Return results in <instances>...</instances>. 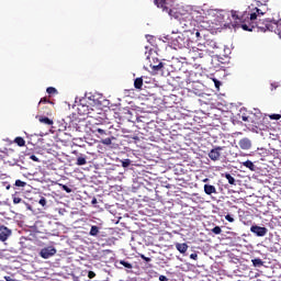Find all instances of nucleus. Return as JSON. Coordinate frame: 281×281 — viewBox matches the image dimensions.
Wrapping results in <instances>:
<instances>
[{
	"label": "nucleus",
	"mask_w": 281,
	"mask_h": 281,
	"mask_svg": "<svg viewBox=\"0 0 281 281\" xmlns=\"http://www.w3.org/2000/svg\"><path fill=\"white\" fill-rule=\"evenodd\" d=\"M189 16L190 19H193L198 22L206 19V21H210L213 25H221V23L225 21V16L228 19L229 16H233V19H238V16H236V12H227L218 9H192L189 13Z\"/></svg>",
	"instance_id": "f257e3e1"
},
{
	"label": "nucleus",
	"mask_w": 281,
	"mask_h": 281,
	"mask_svg": "<svg viewBox=\"0 0 281 281\" xmlns=\"http://www.w3.org/2000/svg\"><path fill=\"white\" fill-rule=\"evenodd\" d=\"M226 12H235L237 19H234V16L229 15L224 18L223 23H221L220 25H223L224 27H228V30H238L241 27V30H244L245 32H252L254 31V26H249L245 23H243V21L246 19H250L251 12H246L244 15H240V13H238V11L232 10V11H226Z\"/></svg>",
	"instance_id": "f03ea898"
},
{
	"label": "nucleus",
	"mask_w": 281,
	"mask_h": 281,
	"mask_svg": "<svg viewBox=\"0 0 281 281\" xmlns=\"http://www.w3.org/2000/svg\"><path fill=\"white\" fill-rule=\"evenodd\" d=\"M257 2V5L255 9L251 10L248 15H250L251 23H258V21H262V16L267 14V2L269 0H255Z\"/></svg>",
	"instance_id": "7ed1b4c3"
},
{
	"label": "nucleus",
	"mask_w": 281,
	"mask_h": 281,
	"mask_svg": "<svg viewBox=\"0 0 281 281\" xmlns=\"http://www.w3.org/2000/svg\"><path fill=\"white\" fill-rule=\"evenodd\" d=\"M155 4L157 5V8H161L162 12H168L169 16H173V19H179V21H181V19H188V16H186V13H183V10L181 8L171 9L168 11L166 0H155Z\"/></svg>",
	"instance_id": "20e7f679"
},
{
	"label": "nucleus",
	"mask_w": 281,
	"mask_h": 281,
	"mask_svg": "<svg viewBox=\"0 0 281 281\" xmlns=\"http://www.w3.org/2000/svg\"><path fill=\"white\" fill-rule=\"evenodd\" d=\"M173 36H167V41H172V45L178 47L179 49H183V47H188L190 45L188 37L183 35V33H172Z\"/></svg>",
	"instance_id": "39448f33"
},
{
	"label": "nucleus",
	"mask_w": 281,
	"mask_h": 281,
	"mask_svg": "<svg viewBox=\"0 0 281 281\" xmlns=\"http://www.w3.org/2000/svg\"><path fill=\"white\" fill-rule=\"evenodd\" d=\"M266 29L269 30V32H274V34H278L281 38V22L266 21Z\"/></svg>",
	"instance_id": "423d86ee"
},
{
	"label": "nucleus",
	"mask_w": 281,
	"mask_h": 281,
	"mask_svg": "<svg viewBox=\"0 0 281 281\" xmlns=\"http://www.w3.org/2000/svg\"><path fill=\"white\" fill-rule=\"evenodd\" d=\"M40 256L41 258H44V260H47L52 258V256H56V249L53 246L42 248Z\"/></svg>",
	"instance_id": "0eeeda50"
},
{
	"label": "nucleus",
	"mask_w": 281,
	"mask_h": 281,
	"mask_svg": "<svg viewBox=\"0 0 281 281\" xmlns=\"http://www.w3.org/2000/svg\"><path fill=\"white\" fill-rule=\"evenodd\" d=\"M223 150L222 146H216L215 148L211 149L209 153V158L211 161H218L221 159V151Z\"/></svg>",
	"instance_id": "6e6552de"
},
{
	"label": "nucleus",
	"mask_w": 281,
	"mask_h": 281,
	"mask_svg": "<svg viewBox=\"0 0 281 281\" xmlns=\"http://www.w3.org/2000/svg\"><path fill=\"white\" fill-rule=\"evenodd\" d=\"M250 232L255 234V236L262 237V236H267V232L269 231L267 229V227L254 225L250 227Z\"/></svg>",
	"instance_id": "1a4fd4ad"
},
{
	"label": "nucleus",
	"mask_w": 281,
	"mask_h": 281,
	"mask_svg": "<svg viewBox=\"0 0 281 281\" xmlns=\"http://www.w3.org/2000/svg\"><path fill=\"white\" fill-rule=\"evenodd\" d=\"M239 148H241V150H249L251 148V139L249 138H241L238 143Z\"/></svg>",
	"instance_id": "9d476101"
},
{
	"label": "nucleus",
	"mask_w": 281,
	"mask_h": 281,
	"mask_svg": "<svg viewBox=\"0 0 281 281\" xmlns=\"http://www.w3.org/2000/svg\"><path fill=\"white\" fill-rule=\"evenodd\" d=\"M12 236V231L5 226H1V241L5 243L7 238Z\"/></svg>",
	"instance_id": "9b49d317"
},
{
	"label": "nucleus",
	"mask_w": 281,
	"mask_h": 281,
	"mask_svg": "<svg viewBox=\"0 0 281 281\" xmlns=\"http://www.w3.org/2000/svg\"><path fill=\"white\" fill-rule=\"evenodd\" d=\"M204 192L205 194H209V195L216 194V187L212 184H204Z\"/></svg>",
	"instance_id": "f8f14e48"
},
{
	"label": "nucleus",
	"mask_w": 281,
	"mask_h": 281,
	"mask_svg": "<svg viewBox=\"0 0 281 281\" xmlns=\"http://www.w3.org/2000/svg\"><path fill=\"white\" fill-rule=\"evenodd\" d=\"M243 166H245V168H248V170H251V172H256L257 167L256 165H254V162L251 160H246L244 162H241Z\"/></svg>",
	"instance_id": "ddd939ff"
},
{
	"label": "nucleus",
	"mask_w": 281,
	"mask_h": 281,
	"mask_svg": "<svg viewBox=\"0 0 281 281\" xmlns=\"http://www.w3.org/2000/svg\"><path fill=\"white\" fill-rule=\"evenodd\" d=\"M19 210H21L22 212H25L27 210H32V205H30V203L22 200V202H20L19 204Z\"/></svg>",
	"instance_id": "4468645a"
},
{
	"label": "nucleus",
	"mask_w": 281,
	"mask_h": 281,
	"mask_svg": "<svg viewBox=\"0 0 281 281\" xmlns=\"http://www.w3.org/2000/svg\"><path fill=\"white\" fill-rule=\"evenodd\" d=\"M36 117H38V120H40V122L42 123V124H46L47 126H52V124H54V121H52L49 117H47V116H36Z\"/></svg>",
	"instance_id": "2eb2a0df"
},
{
	"label": "nucleus",
	"mask_w": 281,
	"mask_h": 281,
	"mask_svg": "<svg viewBox=\"0 0 281 281\" xmlns=\"http://www.w3.org/2000/svg\"><path fill=\"white\" fill-rule=\"evenodd\" d=\"M176 249H178L181 254H186L188 251V244H176Z\"/></svg>",
	"instance_id": "dca6fc26"
},
{
	"label": "nucleus",
	"mask_w": 281,
	"mask_h": 281,
	"mask_svg": "<svg viewBox=\"0 0 281 281\" xmlns=\"http://www.w3.org/2000/svg\"><path fill=\"white\" fill-rule=\"evenodd\" d=\"M134 87H135V89H142V87H144V79L136 78L134 80Z\"/></svg>",
	"instance_id": "f3484780"
},
{
	"label": "nucleus",
	"mask_w": 281,
	"mask_h": 281,
	"mask_svg": "<svg viewBox=\"0 0 281 281\" xmlns=\"http://www.w3.org/2000/svg\"><path fill=\"white\" fill-rule=\"evenodd\" d=\"M77 166H87V156H79L77 158Z\"/></svg>",
	"instance_id": "a211bd4d"
},
{
	"label": "nucleus",
	"mask_w": 281,
	"mask_h": 281,
	"mask_svg": "<svg viewBox=\"0 0 281 281\" xmlns=\"http://www.w3.org/2000/svg\"><path fill=\"white\" fill-rule=\"evenodd\" d=\"M150 67L154 71H161V69H164V63L159 61L157 65L150 64Z\"/></svg>",
	"instance_id": "6ab92c4d"
},
{
	"label": "nucleus",
	"mask_w": 281,
	"mask_h": 281,
	"mask_svg": "<svg viewBox=\"0 0 281 281\" xmlns=\"http://www.w3.org/2000/svg\"><path fill=\"white\" fill-rule=\"evenodd\" d=\"M225 179H227V181L231 186H236V179L234 177H232V175L225 173Z\"/></svg>",
	"instance_id": "aec40b11"
},
{
	"label": "nucleus",
	"mask_w": 281,
	"mask_h": 281,
	"mask_svg": "<svg viewBox=\"0 0 281 281\" xmlns=\"http://www.w3.org/2000/svg\"><path fill=\"white\" fill-rule=\"evenodd\" d=\"M14 144H18L20 147H23L25 146V139H23V137L18 136L14 139Z\"/></svg>",
	"instance_id": "412c9836"
},
{
	"label": "nucleus",
	"mask_w": 281,
	"mask_h": 281,
	"mask_svg": "<svg viewBox=\"0 0 281 281\" xmlns=\"http://www.w3.org/2000/svg\"><path fill=\"white\" fill-rule=\"evenodd\" d=\"M89 234L90 236H98V234H100V228L98 226H91Z\"/></svg>",
	"instance_id": "4be33fe9"
},
{
	"label": "nucleus",
	"mask_w": 281,
	"mask_h": 281,
	"mask_svg": "<svg viewBox=\"0 0 281 281\" xmlns=\"http://www.w3.org/2000/svg\"><path fill=\"white\" fill-rule=\"evenodd\" d=\"M254 267H262V265H265V261H262V259L257 258V259H252L251 260Z\"/></svg>",
	"instance_id": "5701e85b"
},
{
	"label": "nucleus",
	"mask_w": 281,
	"mask_h": 281,
	"mask_svg": "<svg viewBox=\"0 0 281 281\" xmlns=\"http://www.w3.org/2000/svg\"><path fill=\"white\" fill-rule=\"evenodd\" d=\"M120 265H122L123 267H125V269H133V265H131L128 261L125 260H121Z\"/></svg>",
	"instance_id": "b1692460"
},
{
	"label": "nucleus",
	"mask_w": 281,
	"mask_h": 281,
	"mask_svg": "<svg viewBox=\"0 0 281 281\" xmlns=\"http://www.w3.org/2000/svg\"><path fill=\"white\" fill-rule=\"evenodd\" d=\"M88 100H90V104H100V101L94 95L88 97Z\"/></svg>",
	"instance_id": "393cba45"
},
{
	"label": "nucleus",
	"mask_w": 281,
	"mask_h": 281,
	"mask_svg": "<svg viewBox=\"0 0 281 281\" xmlns=\"http://www.w3.org/2000/svg\"><path fill=\"white\" fill-rule=\"evenodd\" d=\"M121 164H122L123 168H128V166H131L132 161H131V159H124V160H122Z\"/></svg>",
	"instance_id": "a878e982"
},
{
	"label": "nucleus",
	"mask_w": 281,
	"mask_h": 281,
	"mask_svg": "<svg viewBox=\"0 0 281 281\" xmlns=\"http://www.w3.org/2000/svg\"><path fill=\"white\" fill-rule=\"evenodd\" d=\"M194 54H195V58H203V56H205V54L203 53V50H194Z\"/></svg>",
	"instance_id": "bb28decb"
},
{
	"label": "nucleus",
	"mask_w": 281,
	"mask_h": 281,
	"mask_svg": "<svg viewBox=\"0 0 281 281\" xmlns=\"http://www.w3.org/2000/svg\"><path fill=\"white\" fill-rule=\"evenodd\" d=\"M15 186H16V188H25V186H27V183L23 182L21 180H16L15 181Z\"/></svg>",
	"instance_id": "cd10ccee"
},
{
	"label": "nucleus",
	"mask_w": 281,
	"mask_h": 281,
	"mask_svg": "<svg viewBox=\"0 0 281 281\" xmlns=\"http://www.w3.org/2000/svg\"><path fill=\"white\" fill-rule=\"evenodd\" d=\"M61 189L67 192V194H71V188L67 187V184H59Z\"/></svg>",
	"instance_id": "c85d7f7f"
},
{
	"label": "nucleus",
	"mask_w": 281,
	"mask_h": 281,
	"mask_svg": "<svg viewBox=\"0 0 281 281\" xmlns=\"http://www.w3.org/2000/svg\"><path fill=\"white\" fill-rule=\"evenodd\" d=\"M222 232H223V229H221V226H215L214 228H212V233H213V234L218 235V234H221Z\"/></svg>",
	"instance_id": "c756f323"
},
{
	"label": "nucleus",
	"mask_w": 281,
	"mask_h": 281,
	"mask_svg": "<svg viewBox=\"0 0 281 281\" xmlns=\"http://www.w3.org/2000/svg\"><path fill=\"white\" fill-rule=\"evenodd\" d=\"M23 202V199L13 196V203L14 205H20Z\"/></svg>",
	"instance_id": "7c9ffc66"
},
{
	"label": "nucleus",
	"mask_w": 281,
	"mask_h": 281,
	"mask_svg": "<svg viewBox=\"0 0 281 281\" xmlns=\"http://www.w3.org/2000/svg\"><path fill=\"white\" fill-rule=\"evenodd\" d=\"M56 91H57V90H56V88H54V87H49V88L46 89V92H47L49 95L56 93Z\"/></svg>",
	"instance_id": "2f4dec72"
},
{
	"label": "nucleus",
	"mask_w": 281,
	"mask_h": 281,
	"mask_svg": "<svg viewBox=\"0 0 281 281\" xmlns=\"http://www.w3.org/2000/svg\"><path fill=\"white\" fill-rule=\"evenodd\" d=\"M269 117L270 120H281V114H271Z\"/></svg>",
	"instance_id": "473e14b6"
},
{
	"label": "nucleus",
	"mask_w": 281,
	"mask_h": 281,
	"mask_svg": "<svg viewBox=\"0 0 281 281\" xmlns=\"http://www.w3.org/2000/svg\"><path fill=\"white\" fill-rule=\"evenodd\" d=\"M102 144H104V146H111L112 140H111V138H105L102 140Z\"/></svg>",
	"instance_id": "72a5a7b5"
},
{
	"label": "nucleus",
	"mask_w": 281,
	"mask_h": 281,
	"mask_svg": "<svg viewBox=\"0 0 281 281\" xmlns=\"http://www.w3.org/2000/svg\"><path fill=\"white\" fill-rule=\"evenodd\" d=\"M40 205H42L43 207H45V205H47V200H45V198H41V199H40Z\"/></svg>",
	"instance_id": "f704fd0d"
},
{
	"label": "nucleus",
	"mask_w": 281,
	"mask_h": 281,
	"mask_svg": "<svg viewBox=\"0 0 281 281\" xmlns=\"http://www.w3.org/2000/svg\"><path fill=\"white\" fill-rule=\"evenodd\" d=\"M88 278H89L90 280H93V278H95V272L89 271V272H88Z\"/></svg>",
	"instance_id": "c9c22d12"
},
{
	"label": "nucleus",
	"mask_w": 281,
	"mask_h": 281,
	"mask_svg": "<svg viewBox=\"0 0 281 281\" xmlns=\"http://www.w3.org/2000/svg\"><path fill=\"white\" fill-rule=\"evenodd\" d=\"M95 131H97V133H99V135H106V131H104L102 128H97Z\"/></svg>",
	"instance_id": "e433bc0d"
},
{
	"label": "nucleus",
	"mask_w": 281,
	"mask_h": 281,
	"mask_svg": "<svg viewBox=\"0 0 281 281\" xmlns=\"http://www.w3.org/2000/svg\"><path fill=\"white\" fill-rule=\"evenodd\" d=\"M226 221H228V223H234V217H232V215H225Z\"/></svg>",
	"instance_id": "4c0bfd02"
},
{
	"label": "nucleus",
	"mask_w": 281,
	"mask_h": 281,
	"mask_svg": "<svg viewBox=\"0 0 281 281\" xmlns=\"http://www.w3.org/2000/svg\"><path fill=\"white\" fill-rule=\"evenodd\" d=\"M30 159H32V161H41L40 159H38V157H36V156H34V155H31L30 156Z\"/></svg>",
	"instance_id": "58836bf2"
},
{
	"label": "nucleus",
	"mask_w": 281,
	"mask_h": 281,
	"mask_svg": "<svg viewBox=\"0 0 281 281\" xmlns=\"http://www.w3.org/2000/svg\"><path fill=\"white\" fill-rule=\"evenodd\" d=\"M140 258H142V260H145V262H150V258H148L144 255H140Z\"/></svg>",
	"instance_id": "ea45409f"
},
{
	"label": "nucleus",
	"mask_w": 281,
	"mask_h": 281,
	"mask_svg": "<svg viewBox=\"0 0 281 281\" xmlns=\"http://www.w3.org/2000/svg\"><path fill=\"white\" fill-rule=\"evenodd\" d=\"M190 258H191V260H196V258H199V255H196V254H191V255H190Z\"/></svg>",
	"instance_id": "a19ab883"
},
{
	"label": "nucleus",
	"mask_w": 281,
	"mask_h": 281,
	"mask_svg": "<svg viewBox=\"0 0 281 281\" xmlns=\"http://www.w3.org/2000/svg\"><path fill=\"white\" fill-rule=\"evenodd\" d=\"M159 280H160V281H168V278H167L166 276H160V277H159Z\"/></svg>",
	"instance_id": "79ce46f5"
},
{
	"label": "nucleus",
	"mask_w": 281,
	"mask_h": 281,
	"mask_svg": "<svg viewBox=\"0 0 281 281\" xmlns=\"http://www.w3.org/2000/svg\"><path fill=\"white\" fill-rule=\"evenodd\" d=\"M2 186L5 188V190H10V184H8L7 182H3Z\"/></svg>",
	"instance_id": "37998d69"
},
{
	"label": "nucleus",
	"mask_w": 281,
	"mask_h": 281,
	"mask_svg": "<svg viewBox=\"0 0 281 281\" xmlns=\"http://www.w3.org/2000/svg\"><path fill=\"white\" fill-rule=\"evenodd\" d=\"M214 82H215V87H216V89H218V87H221V81L215 80Z\"/></svg>",
	"instance_id": "c03bdc74"
},
{
	"label": "nucleus",
	"mask_w": 281,
	"mask_h": 281,
	"mask_svg": "<svg viewBox=\"0 0 281 281\" xmlns=\"http://www.w3.org/2000/svg\"><path fill=\"white\" fill-rule=\"evenodd\" d=\"M195 32V36H196V38H200L201 37V32H199V31H194Z\"/></svg>",
	"instance_id": "a18cd8bd"
},
{
	"label": "nucleus",
	"mask_w": 281,
	"mask_h": 281,
	"mask_svg": "<svg viewBox=\"0 0 281 281\" xmlns=\"http://www.w3.org/2000/svg\"><path fill=\"white\" fill-rule=\"evenodd\" d=\"M150 54H153V49L149 48L148 55H147V60H150Z\"/></svg>",
	"instance_id": "49530a36"
},
{
	"label": "nucleus",
	"mask_w": 281,
	"mask_h": 281,
	"mask_svg": "<svg viewBox=\"0 0 281 281\" xmlns=\"http://www.w3.org/2000/svg\"><path fill=\"white\" fill-rule=\"evenodd\" d=\"M97 203H98V199L93 198L92 201H91V204L95 205Z\"/></svg>",
	"instance_id": "de8ad7c7"
},
{
	"label": "nucleus",
	"mask_w": 281,
	"mask_h": 281,
	"mask_svg": "<svg viewBox=\"0 0 281 281\" xmlns=\"http://www.w3.org/2000/svg\"><path fill=\"white\" fill-rule=\"evenodd\" d=\"M19 161H21V162L23 164V160H21V158H20V160L15 161V162L13 164V166H20V165H19Z\"/></svg>",
	"instance_id": "09e8293b"
},
{
	"label": "nucleus",
	"mask_w": 281,
	"mask_h": 281,
	"mask_svg": "<svg viewBox=\"0 0 281 281\" xmlns=\"http://www.w3.org/2000/svg\"><path fill=\"white\" fill-rule=\"evenodd\" d=\"M43 102H47V99H41L38 104H43Z\"/></svg>",
	"instance_id": "8fccbe9b"
},
{
	"label": "nucleus",
	"mask_w": 281,
	"mask_h": 281,
	"mask_svg": "<svg viewBox=\"0 0 281 281\" xmlns=\"http://www.w3.org/2000/svg\"><path fill=\"white\" fill-rule=\"evenodd\" d=\"M241 120H243V122H247L248 117L245 116V115H243V116H241Z\"/></svg>",
	"instance_id": "3c124183"
},
{
	"label": "nucleus",
	"mask_w": 281,
	"mask_h": 281,
	"mask_svg": "<svg viewBox=\"0 0 281 281\" xmlns=\"http://www.w3.org/2000/svg\"><path fill=\"white\" fill-rule=\"evenodd\" d=\"M145 49H148V46H146Z\"/></svg>",
	"instance_id": "603ef678"
},
{
	"label": "nucleus",
	"mask_w": 281,
	"mask_h": 281,
	"mask_svg": "<svg viewBox=\"0 0 281 281\" xmlns=\"http://www.w3.org/2000/svg\"><path fill=\"white\" fill-rule=\"evenodd\" d=\"M147 38H151L150 36H147Z\"/></svg>",
	"instance_id": "864d4df0"
},
{
	"label": "nucleus",
	"mask_w": 281,
	"mask_h": 281,
	"mask_svg": "<svg viewBox=\"0 0 281 281\" xmlns=\"http://www.w3.org/2000/svg\"><path fill=\"white\" fill-rule=\"evenodd\" d=\"M204 181H207V179H204Z\"/></svg>",
	"instance_id": "5fc2aeb1"
}]
</instances>
